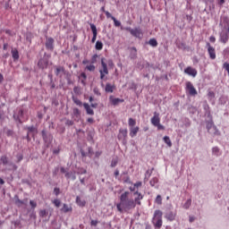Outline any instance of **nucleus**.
Listing matches in <instances>:
<instances>
[{
    "label": "nucleus",
    "mask_w": 229,
    "mask_h": 229,
    "mask_svg": "<svg viewBox=\"0 0 229 229\" xmlns=\"http://www.w3.org/2000/svg\"><path fill=\"white\" fill-rule=\"evenodd\" d=\"M129 192L124 191L120 196V202L116 204V208L120 213L128 212L131 209H134L136 205L140 206L141 200L143 199V195L140 193L139 191H134L133 196H136L135 199L129 197Z\"/></svg>",
    "instance_id": "1"
},
{
    "label": "nucleus",
    "mask_w": 229,
    "mask_h": 229,
    "mask_svg": "<svg viewBox=\"0 0 229 229\" xmlns=\"http://www.w3.org/2000/svg\"><path fill=\"white\" fill-rule=\"evenodd\" d=\"M162 216L163 213L160 209H157L154 213L152 223L158 229H160L163 225Z\"/></svg>",
    "instance_id": "2"
},
{
    "label": "nucleus",
    "mask_w": 229,
    "mask_h": 229,
    "mask_svg": "<svg viewBox=\"0 0 229 229\" xmlns=\"http://www.w3.org/2000/svg\"><path fill=\"white\" fill-rule=\"evenodd\" d=\"M49 59H51V55L45 53L44 56L38 60V68L41 70H47V68L49 66Z\"/></svg>",
    "instance_id": "3"
},
{
    "label": "nucleus",
    "mask_w": 229,
    "mask_h": 229,
    "mask_svg": "<svg viewBox=\"0 0 229 229\" xmlns=\"http://www.w3.org/2000/svg\"><path fill=\"white\" fill-rule=\"evenodd\" d=\"M99 73H100V80H104L105 76L108 75L109 73L105 57L101 58V66L99 67Z\"/></svg>",
    "instance_id": "4"
},
{
    "label": "nucleus",
    "mask_w": 229,
    "mask_h": 229,
    "mask_svg": "<svg viewBox=\"0 0 229 229\" xmlns=\"http://www.w3.org/2000/svg\"><path fill=\"white\" fill-rule=\"evenodd\" d=\"M126 30L129 31L131 35L136 38L142 39L143 38V32L139 27L134 29L126 28Z\"/></svg>",
    "instance_id": "5"
},
{
    "label": "nucleus",
    "mask_w": 229,
    "mask_h": 229,
    "mask_svg": "<svg viewBox=\"0 0 229 229\" xmlns=\"http://www.w3.org/2000/svg\"><path fill=\"white\" fill-rule=\"evenodd\" d=\"M45 47L47 50L53 52L55 50V38L47 37Z\"/></svg>",
    "instance_id": "6"
},
{
    "label": "nucleus",
    "mask_w": 229,
    "mask_h": 229,
    "mask_svg": "<svg viewBox=\"0 0 229 229\" xmlns=\"http://www.w3.org/2000/svg\"><path fill=\"white\" fill-rule=\"evenodd\" d=\"M186 91L189 92L190 96L191 97H195L198 95V91L191 81L186 82Z\"/></svg>",
    "instance_id": "7"
},
{
    "label": "nucleus",
    "mask_w": 229,
    "mask_h": 229,
    "mask_svg": "<svg viewBox=\"0 0 229 229\" xmlns=\"http://www.w3.org/2000/svg\"><path fill=\"white\" fill-rule=\"evenodd\" d=\"M127 133L128 131L127 129H120L119 133H118V140H121L123 144L126 143V139H127Z\"/></svg>",
    "instance_id": "8"
},
{
    "label": "nucleus",
    "mask_w": 229,
    "mask_h": 229,
    "mask_svg": "<svg viewBox=\"0 0 229 229\" xmlns=\"http://www.w3.org/2000/svg\"><path fill=\"white\" fill-rule=\"evenodd\" d=\"M207 47H208V53L209 55V58L211 60H216V49L210 45L209 42L207 43Z\"/></svg>",
    "instance_id": "9"
},
{
    "label": "nucleus",
    "mask_w": 229,
    "mask_h": 229,
    "mask_svg": "<svg viewBox=\"0 0 229 229\" xmlns=\"http://www.w3.org/2000/svg\"><path fill=\"white\" fill-rule=\"evenodd\" d=\"M184 73L195 78L197 76L198 72L195 68H192L191 66H188L185 68Z\"/></svg>",
    "instance_id": "10"
},
{
    "label": "nucleus",
    "mask_w": 229,
    "mask_h": 229,
    "mask_svg": "<svg viewBox=\"0 0 229 229\" xmlns=\"http://www.w3.org/2000/svg\"><path fill=\"white\" fill-rule=\"evenodd\" d=\"M65 73V67L59 65V66H55V74L59 77L62 78Z\"/></svg>",
    "instance_id": "11"
},
{
    "label": "nucleus",
    "mask_w": 229,
    "mask_h": 229,
    "mask_svg": "<svg viewBox=\"0 0 229 229\" xmlns=\"http://www.w3.org/2000/svg\"><path fill=\"white\" fill-rule=\"evenodd\" d=\"M228 39H229L228 32L221 31L220 32V42L223 44H226L228 42Z\"/></svg>",
    "instance_id": "12"
},
{
    "label": "nucleus",
    "mask_w": 229,
    "mask_h": 229,
    "mask_svg": "<svg viewBox=\"0 0 229 229\" xmlns=\"http://www.w3.org/2000/svg\"><path fill=\"white\" fill-rule=\"evenodd\" d=\"M89 26H90V30L93 33L91 42L95 43V41L97 39L98 30H97L96 25L94 23H90Z\"/></svg>",
    "instance_id": "13"
},
{
    "label": "nucleus",
    "mask_w": 229,
    "mask_h": 229,
    "mask_svg": "<svg viewBox=\"0 0 229 229\" xmlns=\"http://www.w3.org/2000/svg\"><path fill=\"white\" fill-rule=\"evenodd\" d=\"M151 123L156 126L160 123V118H159V114L157 112L154 113V116L151 118Z\"/></svg>",
    "instance_id": "14"
},
{
    "label": "nucleus",
    "mask_w": 229,
    "mask_h": 229,
    "mask_svg": "<svg viewBox=\"0 0 229 229\" xmlns=\"http://www.w3.org/2000/svg\"><path fill=\"white\" fill-rule=\"evenodd\" d=\"M168 221L173 222L174 221L176 217V213H174V211H167L165 216Z\"/></svg>",
    "instance_id": "15"
},
{
    "label": "nucleus",
    "mask_w": 229,
    "mask_h": 229,
    "mask_svg": "<svg viewBox=\"0 0 229 229\" xmlns=\"http://www.w3.org/2000/svg\"><path fill=\"white\" fill-rule=\"evenodd\" d=\"M114 89H115V86L114 84L107 82L106 84L105 91L106 93H113Z\"/></svg>",
    "instance_id": "16"
},
{
    "label": "nucleus",
    "mask_w": 229,
    "mask_h": 229,
    "mask_svg": "<svg viewBox=\"0 0 229 229\" xmlns=\"http://www.w3.org/2000/svg\"><path fill=\"white\" fill-rule=\"evenodd\" d=\"M139 130H140L139 126L130 127V136L131 138H134L137 135Z\"/></svg>",
    "instance_id": "17"
},
{
    "label": "nucleus",
    "mask_w": 229,
    "mask_h": 229,
    "mask_svg": "<svg viewBox=\"0 0 229 229\" xmlns=\"http://www.w3.org/2000/svg\"><path fill=\"white\" fill-rule=\"evenodd\" d=\"M83 106L87 112V114L89 115H94V111L93 109L89 106V105L88 103H84Z\"/></svg>",
    "instance_id": "18"
},
{
    "label": "nucleus",
    "mask_w": 229,
    "mask_h": 229,
    "mask_svg": "<svg viewBox=\"0 0 229 229\" xmlns=\"http://www.w3.org/2000/svg\"><path fill=\"white\" fill-rule=\"evenodd\" d=\"M209 134L217 136L219 135V131L216 129V125H214L210 130L208 131Z\"/></svg>",
    "instance_id": "19"
},
{
    "label": "nucleus",
    "mask_w": 229,
    "mask_h": 229,
    "mask_svg": "<svg viewBox=\"0 0 229 229\" xmlns=\"http://www.w3.org/2000/svg\"><path fill=\"white\" fill-rule=\"evenodd\" d=\"M49 216V211L47 209H40L39 211V216L42 218H47Z\"/></svg>",
    "instance_id": "20"
},
{
    "label": "nucleus",
    "mask_w": 229,
    "mask_h": 229,
    "mask_svg": "<svg viewBox=\"0 0 229 229\" xmlns=\"http://www.w3.org/2000/svg\"><path fill=\"white\" fill-rule=\"evenodd\" d=\"M72 208L71 206H68V204H64L61 211L64 213H68V212H72Z\"/></svg>",
    "instance_id": "21"
},
{
    "label": "nucleus",
    "mask_w": 229,
    "mask_h": 229,
    "mask_svg": "<svg viewBox=\"0 0 229 229\" xmlns=\"http://www.w3.org/2000/svg\"><path fill=\"white\" fill-rule=\"evenodd\" d=\"M110 100L114 106H117L119 103H123V99L118 98H110Z\"/></svg>",
    "instance_id": "22"
},
{
    "label": "nucleus",
    "mask_w": 229,
    "mask_h": 229,
    "mask_svg": "<svg viewBox=\"0 0 229 229\" xmlns=\"http://www.w3.org/2000/svg\"><path fill=\"white\" fill-rule=\"evenodd\" d=\"M148 45L152 47H157L158 46V43L156 38H150L148 40Z\"/></svg>",
    "instance_id": "23"
},
{
    "label": "nucleus",
    "mask_w": 229,
    "mask_h": 229,
    "mask_svg": "<svg viewBox=\"0 0 229 229\" xmlns=\"http://www.w3.org/2000/svg\"><path fill=\"white\" fill-rule=\"evenodd\" d=\"M11 53L13 60H17L19 58V51L17 49H13Z\"/></svg>",
    "instance_id": "24"
},
{
    "label": "nucleus",
    "mask_w": 229,
    "mask_h": 229,
    "mask_svg": "<svg viewBox=\"0 0 229 229\" xmlns=\"http://www.w3.org/2000/svg\"><path fill=\"white\" fill-rule=\"evenodd\" d=\"M76 203L79 207H84L86 205L85 200H81L79 197H76Z\"/></svg>",
    "instance_id": "25"
},
{
    "label": "nucleus",
    "mask_w": 229,
    "mask_h": 229,
    "mask_svg": "<svg viewBox=\"0 0 229 229\" xmlns=\"http://www.w3.org/2000/svg\"><path fill=\"white\" fill-rule=\"evenodd\" d=\"M95 48H96V50H98V51L102 50V48H103V43H102L101 41L98 40V41L96 42Z\"/></svg>",
    "instance_id": "26"
},
{
    "label": "nucleus",
    "mask_w": 229,
    "mask_h": 229,
    "mask_svg": "<svg viewBox=\"0 0 229 229\" xmlns=\"http://www.w3.org/2000/svg\"><path fill=\"white\" fill-rule=\"evenodd\" d=\"M72 101L76 106H81L82 105V102L77 97H72Z\"/></svg>",
    "instance_id": "27"
},
{
    "label": "nucleus",
    "mask_w": 229,
    "mask_h": 229,
    "mask_svg": "<svg viewBox=\"0 0 229 229\" xmlns=\"http://www.w3.org/2000/svg\"><path fill=\"white\" fill-rule=\"evenodd\" d=\"M164 141H165V144L168 145L169 148L172 147V141H171V140L168 136L164 137Z\"/></svg>",
    "instance_id": "28"
},
{
    "label": "nucleus",
    "mask_w": 229,
    "mask_h": 229,
    "mask_svg": "<svg viewBox=\"0 0 229 229\" xmlns=\"http://www.w3.org/2000/svg\"><path fill=\"white\" fill-rule=\"evenodd\" d=\"M135 124H136L135 119H133L131 117L129 118V126H130V128H133L135 126Z\"/></svg>",
    "instance_id": "29"
},
{
    "label": "nucleus",
    "mask_w": 229,
    "mask_h": 229,
    "mask_svg": "<svg viewBox=\"0 0 229 229\" xmlns=\"http://www.w3.org/2000/svg\"><path fill=\"white\" fill-rule=\"evenodd\" d=\"M223 21H224V23L225 24V29L229 28V18H228L227 16H225V17L223 18Z\"/></svg>",
    "instance_id": "30"
},
{
    "label": "nucleus",
    "mask_w": 229,
    "mask_h": 229,
    "mask_svg": "<svg viewBox=\"0 0 229 229\" xmlns=\"http://www.w3.org/2000/svg\"><path fill=\"white\" fill-rule=\"evenodd\" d=\"M158 182L157 177H153L151 181L149 182L150 185L154 187Z\"/></svg>",
    "instance_id": "31"
},
{
    "label": "nucleus",
    "mask_w": 229,
    "mask_h": 229,
    "mask_svg": "<svg viewBox=\"0 0 229 229\" xmlns=\"http://www.w3.org/2000/svg\"><path fill=\"white\" fill-rule=\"evenodd\" d=\"M212 151H213V155H215V156H216V157H218V156L220 155V151H219L218 147H214V148H212Z\"/></svg>",
    "instance_id": "32"
},
{
    "label": "nucleus",
    "mask_w": 229,
    "mask_h": 229,
    "mask_svg": "<svg viewBox=\"0 0 229 229\" xmlns=\"http://www.w3.org/2000/svg\"><path fill=\"white\" fill-rule=\"evenodd\" d=\"M155 203L157 205H162V197L161 195H158L156 199H155Z\"/></svg>",
    "instance_id": "33"
},
{
    "label": "nucleus",
    "mask_w": 229,
    "mask_h": 229,
    "mask_svg": "<svg viewBox=\"0 0 229 229\" xmlns=\"http://www.w3.org/2000/svg\"><path fill=\"white\" fill-rule=\"evenodd\" d=\"M214 126H215V124H214L213 121L207 122V130L208 131L212 129Z\"/></svg>",
    "instance_id": "34"
},
{
    "label": "nucleus",
    "mask_w": 229,
    "mask_h": 229,
    "mask_svg": "<svg viewBox=\"0 0 229 229\" xmlns=\"http://www.w3.org/2000/svg\"><path fill=\"white\" fill-rule=\"evenodd\" d=\"M96 69L95 65L94 64H89L86 66V70L89 71V72H94Z\"/></svg>",
    "instance_id": "35"
},
{
    "label": "nucleus",
    "mask_w": 229,
    "mask_h": 229,
    "mask_svg": "<svg viewBox=\"0 0 229 229\" xmlns=\"http://www.w3.org/2000/svg\"><path fill=\"white\" fill-rule=\"evenodd\" d=\"M0 160L2 164H4V165H6V164H8V157H6V156H3Z\"/></svg>",
    "instance_id": "36"
},
{
    "label": "nucleus",
    "mask_w": 229,
    "mask_h": 229,
    "mask_svg": "<svg viewBox=\"0 0 229 229\" xmlns=\"http://www.w3.org/2000/svg\"><path fill=\"white\" fill-rule=\"evenodd\" d=\"M191 199H189L185 202V204L183 205V208H184L185 209H188V208L191 207Z\"/></svg>",
    "instance_id": "37"
},
{
    "label": "nucleus",
    "mask_w": 229,
    "mask_h": 229,
    "mask_svg": "<svg viewBox=\"0 0 229 229\" xmlns=\"http://www.w3.org/2000/svg\"><path fill=\"white\" fill-rule=\"evenodd\" d=\"M53 203L56 208H60V205L62 204V202L58 199H55V200H53Z\"/></svg>",
    "instance_id": "38"
},
{
    "label": "nucleus",
    "mask_w": 229,
    "mask_h": 229,
    "mask_svg": "<svg viewBox=\"0 0 229 229\" xmlns=\"http://www.w3.org/2000/svg\"><path fill=\"white\" fill-rule=\"evenodd\" d=\"M73 92L76 94V95H81V88L78 87V86H75L73 88Z\"/></svg>",
    "instance_id": "39"
},
{
    "label": "nucleus",
    "mask_w": 229,
    "mask_h": 229,
    "mask_svg": "<svg viewBox=\"0 0 229 229\" xmlns=\"http://www.w3.org/2000/svg\"><path fill=\"white\" fill-rule=\"evenodd\" d=\"M112 21H114V26L115 27H120L121 26V22L115 19V17H112Z\"/></svg>",
    "instance_id": "40"
},
{
    "label": "nucleus",
    "mask_w": 229,
    "mask_h": 229,
    "mask_svg": "<svg viewBox=\"0 0 229 229\" xmlns=\"http://www.w3.org/2000/svg\"><path fill=\"white\" fill-rule=\"evenodd\" d=\"M98 57V55L97 54L93 55H92V58H91V64H94L97 63V58Z\"/></svg>",
    "instance_id": "41"
},
{
    "label": "nucleus",
    "mask_w": 229,
    "mask_h": 229,
    "mask_svg": "<svg viewBox=\"0 0 229 229\" xmlns=\"http://www.w3.org/2000/svg\"><path fill=\"white\" fill-rule=\"evenodd\" d=\"M118 163V159L117 158H114L111 162V167H115L116 165Z\"/></svg>",
    "instance_id": "42"
},
{
    "label": "nucleus",
    "mask_w": 229,
    "mask_h": 229,
    "mask_svg": "<svg viewBox=\"0 0 229 229\" xmlns=\"http://www.w3.org/2000/svg\"><path fill=\"white\" fill-rule=\"evenodd\" d=\"M93 91H94L95 95L101 96V92L98 88H94Z\"/></svg>",
    "instance_id": "43"
},
{
    "label": "nucleus",
    "mask_w": 229,
    "mask_h": 229,
    "mask_svg": "<svg viewBox=\"0 0 229 229\" xmlns=\"http://www.w3.org/2000/svg\"><path fill=\"white\" fill-rule=\"evenodd\" d=\"M141 185H142V182H140V181H138L137 182H135V184H133L135 189H139L140 187H141Z\"/></svg>",
    "instance_id": "44"
},
{
    "label": "nucleus",
    "mask_w": 229,
    "mask_h": 229,
    "mask_svg": "<svg viewBox=\"0 0 229 229\" xmlns=\"http://www.w3.org/2000/svg\"><path fill=\"white\" fill-rule=\"evenodd\" d=\"M65 125H67V126H72V125H73V122H72V120H70V119H67V120L65 121Z\"/></svg>",
    "instance_id": "45"
},
{
    "label": "nucleus",
    "mask_w": 229,
    "mask_h": 229,
    "mask_svg": "<svg viewBox=\"0 0 229 229\" xmlns=\"http://www.w3.org/2000/svg\"><path fill=\"white\" fill-rule=\"evenodd\" d=\"M155 127H157V130H159V131H164L165 130V126L162 125L160 123L158 124H157Z\"/></svg>",
    "instance_id": "46"
},
{
    "label": "nucleus",
    "mask_w": 229,
    "mask_h": 229,
    "mask_svg": "<svg viewBox=\"0 0 229 229\" xmlns=\"http://www.w3.org/2000/svg\"><path fill=\"white\" fill-rule=\"evenodd\" d=\"M54 193L55 194V196L60 195V188H55L54 189Z\"/></svg>",
    "instance_id": "47"
},
{
    "label": "nucleus",
    "mask_w": 229,
    "mask_h": 229,
    "mask_svg": "<svg viewBox=\"0 0 229 229\" xmlns=\"http://www.w3.org/2000/svg\"><path fill=\"white\" fill-rule=\"evenodd\" d=\"M106 64H107L108 67H110V68H113V67H114V63H113V61H112L111 59L107 61Z\"/></svg>",
    "instance_id": "48"
},
{
    "label": "nucleus",
    "mask_w": 229,
    "mask_h": 229,
    "mask_svg": "<svg viewBox=\"0 0 229 229\" xmlns=\"http://www.w3.org/2000/svg\"><path fill=\"white\" fill-rule=\"evenodd\" d=\"M105 13H106V16L107 19L112 20V18H114V16L111 15V13L108 11H106Z\"/></svg>",
    "instance_id": "49"
},
{
    "label": "nucleus",
    "mask_w": 229,
    "mask_h": 229,
    "mask_svg": "<svg viewBox=\"0 0 229 229\" xmlns=\"http://www.w3.org/2000/svg\"><path fill=\"white\" fill-rule=\"evenodd\" d=\"M224 68L227 71L228 75H229V64L228 63H225L224 64Z\"/></svg>",
    "instance_id": "50"
},
{
    "label": "nucleus",
    "mask_w": 229,
    "mask_h": 229,
    "mask_svg": "<svg viewBox=\"0 0 229 229\" xmlns=\"http://www.w3.org/2000/svg\"><path fill=\"white\" fill-rule=\"evenodd\" d=\"M98 224V220H91L90 222L91 226H97Z\"/></svg>",
    "instance_id": "51"
},
{
    "label": "nucleus",
    "mask_w": 229,
    "mask_h": 229,
    "mask_svg": "<svg viewBox=\"0 0 229 229\" xmlns=\"http://www.w3.org/2000/svg\"><path fill=\"white\" fill-rule=\"evenodd\" d=\"M80 78H81V79H83L84 81H86V80H87V75H86V73H85V72H81V75H80Z\"/></svg>",
    "instance_id": "52"
},
{
    "label": "nucleus",
    "mask_w": 229,
    "mask_h": 229,
    "mask_svg": "<svg viewBox=\"0 0 229 229\" xmlns=\"http://www.w3.org/2000/svg\"><path fill=\"white\" fill-rule=\"evenodd\" d=\"M30 207H31L32 208H37V204H36L35 202H33V200H30Z\"/></svg>",
    "instance_id": "53"
},
{
    "label": "nucleus",
    "mask_w": 229,
    "mask_h": 229,
    "mask_svg": "<svg viewBox=\"0 0 229 229\" xmlns=\"http://www.w3.org/2000/svg\"><path fill=\"white\" fill-rule=\"evenodd\" d=\"M87 122H88L89 123H94V119H93L92 117H89V118L87 119Z\"/></svg>",
    "instance_id": "54"
},
{
    "label": "nucleus",
    "mask_w": 229,
    "mask_h": 229,
    "mask_svg": "<svg viewBox=\"0 0 229 229\" xmlns=\"http://www.w3.org/2000/svg\"><path fill=\"white\" fill-rule=\"evenodd\" d=\"M209 40H210L211 43H215L216 42V38L214 36H211L209 38Z\"/></svg>",
    "instance_id": "55"
},
{
    "label": "nucleus",
    "mask_w": 229,
    "mask_h": 229,
    "mask_svg": "<svg viewBox=\"0 0 229 229\" xmlns=\"http://www.w3.org/2000/svg\"><path fill=\"white\" fill-rule=\"evenodd\" d=\"M135 189H136V187L133 185V186H130V188H129V190L131 191V192H133V191H135Z\"/></svg>",
    "instance_id": "56"
},
{
    "label": "nucleus",
    "mask_w": 229,
    "mask_h": 229,
    "mask_svg": "<svg viewBox=\"0 0 229 229\" xmlns=\"http://www.w3.org/2000/svg\"><path fill=\"white\" fill-rule=\"evenodd\" d=\"M114 176H115V178H117L119 176V170L118 169H116L114 171Z\"/></svg>",
    "instance_id": "57"
},
{
    "label": "nucleus",
    "mask_w": 229,
    "mask_h": 229,
    "mask_svg": "<svg viewBox=\"0 0 229 229\" xmlns=\"http://www.w3.org/2000/svg\"><path fill=\"white\" fill-rule=\"evenodd\" d=\"M208 97L214 98L215 97V93L213 91H209L208 92Z\"/></svg>",
    "instance_id": "58"
},
{
    "label": "nucleus",
    "mask_w": 229,
    "mask_h": 229,
    "mask_svg": "<svg viewBox=\"0 0 229 229\" xmlns=\"http://www.w3.org/2000/svg\"><path fill=\"white\" fill-rule=\"evenodd\" d=\"M37 131V129L35 128V127H33V126H31L30 128V132H33V131Z\"/></svg>",
    "instance_id": "59"
},
{
    "label": "nucleus",
    "mask_w": 229,
    "mask_h": 229,
    "mask_svg": "<svg viewBox=\"0 0 229 229\" xmlns=\"http://www.w3.org/2000/svg\"><path fill=\"white\" fill-rule=\"evenodd\" d=\"M90 106H91L92 108H97L98 104H97V103H91Z\"/></svg>",
    "instance_id": "60"
},
{
    "label": "nucleus",
    "mask_w": 229,
    "mask_h": 229,
    "mask_svg": "<svg viewBox=\"0 0 229 229\" xmlns=\"http://www.w3.org/2000/svg\"><path fill=\"white\" fill-rule=\"evenodd\" d=\"M60 171H61L62 174H65V167L62 166L60 168Z\"/></svg>",
    "instance_id": "61"
},
{
    "label": "nucleus",
    "mask_w": 229,
    "mask_h": 229,
    "mask_svg": "<svg viewBox=\"0 0 229 229\" xmlns=\"http://www.w3.org/2000/svg\"><path fill=\"white\" fill-rule=\"evenodd\" d=\"M89 63V61L87 60V59H85V60L82 61V64H84V65H85V64H88Z\"/></svg>",
    "instance_id": "62"
},
{
    "label": "nucleus",
    "mask_w": 229,
    "mask_h": 229,
    "mask_svg": "<svg viewBox=\"0 0 229 229\" xmlns=\"http://www.w3.org/2000/svg\"><path fill=\"white\" fill-rule=\"evenodd\" d=\"M186 17H187V20H188L189 21H191L192 16H191V15H186Z\"/></svg>",
    "instance_id": "63"
},
{
    "label": "nucleus",
    "mask_w": 229,
    "mask_h": 229,
    "mask_svg": "<svg viewBox=\"0 0 229 229\" xmlns=\"http://www.w3.org/2000/svg\"><path fill=\"white\" fill-rule=\"evenodd\" d=\"M195 220L194 216H190V223H192Z\"/></svg>",
    "instance_id": "64"
}]
</instances>
